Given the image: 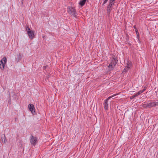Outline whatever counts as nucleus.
Returning <instances> with one entry per match:
<instances>
[{"label":"nucleus","mask_w":158,"mask_h":158,"mask_svg":"<svg viewBox=\"0 0 158 158\" xmlns=\"http://www.w3.org/2000/svg\"><path fill=\"white\" fill-rule=\"evenodd\" d=\"M117 61L118 60H117L116 57L115 56H112V60L108 66V67L110 70H112L113 69L114 67L116 64Z\"/></svg>","instance_id":"nucleus-1"},{"label":"nucleus","mask_w":158,"mask_h":158,"mask_svg":"<svg viewBox=\"0 0 158 158\" xmlns=\"http://www.w3.org/2000/svg\"><path fill=\"white\" fill-rule=\"evenodd\" d=\"M67 10V12L69 14L73 15L75 17L77 16L76 11L74 7L72 6H68Z\"/></svg>","instance_id":"nucleus-2"},{"label":"nucleus","mask_w":158,"mask_h":158,"mask_svg":"<svg viewBox=\"0 0 158 158\" xmlns=\"http://www.w3.org/2000/svg\"><path fill=\"white\" fill-rule=\"evenodd\" d=\"M6 62L7 59L5 56H4L0 61V69H1L3 70L4 69Z\"/></svg>","instance_id":"nucleus-3"},{"label":"nucleus","mask_w":158,"mask_h":158,"mask_svg":"<svg viewBox=\"0 0 158 158\" xmlns=\"http://www.w3.org/2000/svg\"><path fill=\"white\" fill-rule=\"evenodd\" d=\"M117 95V94H113L112 96L108 97L104 101V109L106 110H107L108 108V102L109 100L111 98L116 96Z\"/></svg>","instance_id":"nucleus-4"},{"label":"nucleus","mask_w":158,"mask_h":158,"mask_svg":"<svg viewBox=\"0 0 158 158\" xmlns=\"http://www.w3.org/2000/svg\"><path fill=\"white\" fill-rule=\"evenodd\" d=\"M30 141L31 143L33 145H35L38 142L37 138L32 135L30 137Z\"/></svg>","instance_id":"nucleus-5"},{"label":"nucleus","mask_w":158,"mask_h":158,"mask_svg":"<svg viewBox=\"0 0 158 158\" xmlns=\"http://www.w3.org/2000/svg\"><path fill=\"white\" fill-rule=\"evenodd\" d=\"M127 65L126 66V67L124 69L123 72H127L129 69L131 67L132 64H131V62H130L129 60H128L127 63Z\"/></svg>","instance_id":"nucleus-6"},{"label":"nucleus","mask_w":158,"mask_h":158,"mask_svg":"<svg viewBox=\"0 0 158 158\" xmlns=\"http://www.w3.org/2000/svg\"><path fill=\"white\" fill-rule=\"evenodd\" d=\"M27 34L29 38L31 40L33 39L35 36L34 31H27Z\"/></svg>","instance_id":"nucleus-7"},{"label":"nucleus","mask_w":158,"mask_h":158,"mask_svg":"<svg viewBox=\"0 0 158 158\" xmlns=\"http://www.w3.org/2000/svg\"><path fill=\"white\" fill-rule=\"evenodd\" d=\"M148 103L149 108L155 107L158 106V102H152Z\"/></svg>","instance_id":"nucleus-8"},{"label":"nucleus","mask_w":158,"mask_h":158,"mask_svg":"<svg viewBox=\"0 0 158 158\" xmlns=\"http://www.w3.org/2000/svg\"><path fill=\"white\" fill-rule=\"evenodd\" d=\"M28 108L29 110L33 114V113H35V108L34 105L32 104H30L28 105Z\"/></svg>","instance_id":"nucleus-9"},{"label":"nucleus","mask_w":158,"mask_h":158,"mask_svg":"<svg viewBox=\"0 0 158 158\" xmlns=\"http://www.w3.org/2000/svg\"><path fill=\"white\" fill-rule=\"evenodd\" d=\"M112 7L108 5L107 9V13L109 15L112 9Z\"/></svg>","instance_id":"nucleus-10"},{"label":"nucleus","mask_w":158,"mask_h":158,"mask_svg":"<svg viewBox=\"0 0 158 158\" xmlns=\"http://www.w3.org/2000/svg\"><path fill=\"white\" fill-rule=\"evenodd\" d=\"M115 0H110L109 1V4L108 5L112 7V6L114 5Z\"/></svg>","instance_id":"nucleus-11"},{"label":"nucleus","mask_w":158,"mask_h":158,"mask_svg":"<svg viewBox=\"0 0 158 158\" xmlns=\"http://www.w3.org/2000/svg\"><path fill=\"white\" fill-rule=\"evenodd\" d=\"M146 88H147L146 86H145L144 88V89L143 90H140L139 92H138L137 93V94H138V95H139L140 94L143 93L146 90Z\"/></svg>","instance_id":"nucleus-12"},{"label":"nucleus","mask_w":158,"mask_h":158,"mask_svg":"<svg viewBox=\"0 0 158 158\" xmlns=\"http://www.w3.org/2000/svg\"><path fill=\"white\" fill-rule=\"evenodd\" d=\"M142 106L143 107L145 108H149L148 103H143L142 105Z\"/></svg>","instance_id":"nucleus-13"},{"label":"nucleus","mask_w":158,"mask_h":158,"mask_svg":"<svg viewBox=\"0 0 158 158\" xmlns=\"http://www.w3.org/2000/svg\"><path fill=\"white\" fill-rule=\"evenodd\" d=\"M86 0H82L80 1L79 2V4L81 6H83L85 4Z\"/></svg>","instance_id":"nucleus-14"},{"label":"nucleus","mask_w":158,"mask_h":158,"mask_svg":"<svg viewBox=\"0 0 158 158\" xmlns=\"http://www.w3.org/2000/svg\"><path fill=\"white\" fill-rule=\"evenodd\" d=\"M4 135V138H3V139H2V141L3 142H4V143H5L7 141L6 139V138L5 136V135Z\"/></svg>","instance_id":"nucleus-15"},{"label":"nucleus","mask_w":158,"mask_h":158,"mask_svg":"<svg viewBox=\"0 0 158 158\" xmlns=\"http://www.w3.org/2000/svg\"><path fill=\"white\" fill-rule=\"evenodd\" d=\"M138 96V94H137L136 93V94L130 97V98L131 99H132L136 97H137Z\"/></svg>","instance_id":"nucleus-16"},{"label":"nucleus","mask_w":158,"mask_h":158,"mask_svg":"<svg viewBox=\"0 0 158 158\" xmlns=\"http://www.w3.org/2000/svg\"><path fill=\"white\" fill-rule=\"evenodd\" d=\"M26 30L27 31H31L30 28L28 26H26Z\"/></svg>","instance_id":"nucleus-17"},{"label":"nucleus","mask_w":158,"mask_h":158,"mask_svg":"<svg viewBox=\"0 0 158 158\" xmlns=\"http://www.w3.org/2000/svg\"><path fill=\"white\" fill-rule=\"evenodd\" d=\"M135 31L136 32L137 36H139V33L137 29H136V30H135Z\"/></svg>","instance_id":"nucleus-18"},{"label":"nucleus","mask_w":158,"mask_h":158,"mask_svg":"<svg viewBox=\"0 0 158 158\" xmlns=\"http://www.w3.org/2000/svg\"><path fill=\"white\" fill-rule=\"evenodd\" d=\"M108 1V0H105L103 4L104 5Z\"/></svg>","instance_id":"nucleus-19"},{"label":"nucleus","mask_w":158,"mask_h":158,"mask_svg":"<svg viewBox=\"0 0 158 158\" xmlns=\"http://www.w3.org/2000/svg\"><path fill=\"white\" fill-rule=\"evenodd\" d=\"M47 67V66H44L43 67V69H46V68Z\"/></svg>","instance_id":"nucleus-20"},{"label":"nucleus","mask_w":158,"mask_h":158,"mask_svg":"<svg viewBox=\"0 0 158 158\" xmlns=\"http://www.w3.org/2000/svg\"><path fill=\"white\" fill-rule=\"evenodd\" d=\"M134 28L135 30H136V29H137L136 28V26H134Z\"/></svg>","instance_id":"nucleus-21"},{"label":"nucleus","mask_w":158,"mask_h":158,"mask_svg":"<svg viewBox=\"0 0 158 158\" xmlns=\"http://www.w3.org/2000/svg\"><path fill=\"white\" fill-rule=\"evenodd\" d=\"M43 38L44 39H45V38L46 37H45V36H43Z\"/></svg>","instance_id":"nucleus-22"}]
</instances>
